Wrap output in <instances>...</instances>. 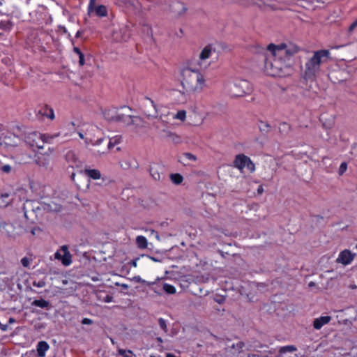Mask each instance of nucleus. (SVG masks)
<instances>
[{"label": "nucleus", "instance_id": "obj_38", "mask_svg": "<svg viewBox=\"0 0 357 357\" xmlns=\"http://www.w3.org/2000/svg\"><path fill=\"white\" fill-rule=\"evenodd\" d=\"M296 351V348L293 345H289V346H284L280 349V352L282 354L286 353V352H294Z\"/></svg>", "mask_w": 357, "mask_h": 357}, {"label": "nucleus", "instance_id": "obj_27", "mask_svg": "<svg viewBox=\"0 0 357 357\" xmlns=\"http://www.w3.org/2000/svg\"><path fill=\"white\" fill-rule=\"evenodd\" d=\"M136 243L138 248L141 249H145L147 248V240L143 236H138L136 238Z\"/></svg>", "mask_w": 357, "mask_h": 357}, {"label": "nucleus", "instance_id": "obj_49", "mask_svg": "<svg viewBox=\"0 0 357 357\" xmlns=\"http://www.w3.org/2000/svg\"><path fill=\"white\" fill-rule=\"evenodd\" d=\"M356 26H357V20L350 25V26L349 28V31L350 33L352 32Z\"/></svg>", "mask_w": 357, "mask_h": 357}, {"label": "nucleus", "instance_id": "obj_23", "mask_svg": "<svg viewBox=\"0 0 357 357\" xmlns=\"http://www.w3.org/2000/svg\"><path fill=\"white\" fill-rule=\"evenodd\" d=\"M78 135L81 139H84L85 144L86 145L91 144L93 146H96L100 144L103 141V138H99L97 140L94 141L91 137H84V134L80 132H78Z\"/></svg>", "mask_w": 357, "mask_h": 357}, {"label": "nucleus", "instance_id": "obj_15", "mask_svg": "<svg viewBox=\"0 0 357 357\" xmlns=\"http://www.w3.org/2000/svg\"><path fill=\"white\" fill-rule=\"evenodd\" d=\"M355 256L356 254L352 253L350 250H344L339 254L337 261L344 265H348L351 263Z\"/></svg>", "mask_w": 357, "mask_h": 357}, {"label": "nucleus", "instance_id": "obj_6", "mask_svg": "<svg viewBox=\"0 0 357 357\" xmlns=\"http://www.w3.org/2000/svg\"><path fill=\"white\" fill-rule=\"evenodd\" d=\"M20 139L16 135L6 130H1L0 131V146L5 148L17 146Z\"/></svg>", "mask_w": 357, "mask_h": 357}, {"label": "nucleus", "instance_id": "obj_16", "mask_svg": "<svg viewBox=\"0 0 357 357\" xmlns=\"http://www.w3.org/2000/svg\"><path fill=\"white\" fill-rule=\"evenodd\" d=\"M331 320L330 316H321L313 321V327L316 330H320L324 325L328 324Z\"/></svg>", "mask_w": 357, "mask_h": 357}, {"label": "nucleus", "instance_id": "obj_61", "mask_svg": "<svg viewBox=\"0 0 357 357\" xmlns=\"http://www.w3.org/2000/svg\"><path fill=\"white\" fill-rule=\"evenodd\" d=\"M263 191V188L262 187H260L259 189H258V192H261Z\"/></svg>", "mask_w": 357, "mask_h": 357}, {"label": "nucleus", "instance_id": "obj_59", "mask_svg": "<svg viewBox=\"0 0 357 357\" xmlns=\"http://www.w3.org/2000/svg\"><path fill=\"white\" fill-rule=\"evenodd\" d=\"M68 76H69L70 79H71L73 82H75L77 84V80L74 79L73 76L70 74H69Z\"/></svg>", "mask_w": 357, "mask_h": 357}, {"label": "nucleus", "instance_id": "obj_4", "mask_svg": "<svg viewBox=\"0 0 357 357\" xmlns=\"http://www.w3.org/2000/svg\"><path fill=\"white\" fill-rule=\"evenodd\" d=\"M229 86V93L231 97H242L252 91V84L245 79H237Z\"/></svg>", "mask_w": 357, "mask_h": 357}, {"label": "nucleus", "instance_id": "obj_63", "mask_svg": "<svg viewBox=\"0 0 357 357\" xmlns=\"http://www.w3.org/2000/svg\"><path fill=\"white\" fill-rule=\"evenodd\" d=\"M125 357H130V356L128 355V354H126L124 355Z\"/></svg>", "mask_w": 357, "mask_h": 357}, {"label": "nucleus", "instance_id": "obj_45", "mask_svg": "<svg viewBox=\"0 0 357 357\" xmlns=\"http://www.w3.org/2000/svg\"><path fill=\"white\" fill-rule=\"evenodd\" d=\"M21 263H22L23 266L28 267L29 264H30V260L27 257H23L21 259Z\"/></svg>", "mask_w": 357, "mask_h": 357}, {"label": "nucleus", "instance_id": "obj_33", "mask_svg": "<svg viewBox=\"0 0 357 357\" xmlns=\"http://www.w3.org/2000/svg\"><path fill=\"white\" fill-rule=\"evenodd\" d=\"M9 197L8 193L2 194L0 196V207H6L8 204L9 201L6 200Z\"/></svg>", "mask_w": 357, "mask_h": 357}, {"label": "nucleus", "instance_id": "obj_32", "mask_svg": "<svg viewBox=\"0 0 357 357\" xmlns=\"http://www.w3.org/2000/svg\"><path fill=\"white\" fill-rule=\"evenodd\" d=\"M162 289L168 294H174L176 293V288L169 284L163 283Z\"/></svg>", "mask_w": 357, "mask_h": 357}, {"label": "nucleus", "instance_id": "obj_35", "mask_svg": "<svg viewBox=\"0 0 357 357\" xmlns=\"http://www.w3.org/2000/svg\"><path fill=\"white\" fill-rule=\"evenodd\" d=\"M121 141V136H115L110 139L109 142L108 144V149H111L112 147L114 146L116 144H118Z\"/></svg>", "mask_w": 357, "mask_h": 357}, {"label": "nucleus", "instance_id": "obj_40", "mask_svg": "<svg viewBox=\"0 0 357 357\" xmlns=\"http://www.w3.org/2000/svg\"><path fill=\"white\" fill-rule=\"evenodd\" d=\"M13 169V167L10 165H8V164H2L1 166L0 167V170L3 172V173H6V174H9L11 172Z\"/></svg>", "mask_w": 357, "mask_h": 357}, {"label": "nucleus", "instance_id": "obj_52", "mask_svg": "<svg viewBox=\"0 0 357 357\" xmlns=\"http://www.w3.org/2000/svg\"><path fill=\"white\" fill-rule=\"evenodd\" d=\"M7 328H8L7 324H0V329L2 331H6L7 330Z\"/></svg>", "mask_w": 357, "mask_h": 357}, {"label": "nucleus", "instance_id": "obj_30", "mask_svg": "<svg viewBox=\"0 0 357 357\" xmlns=\"http://www.w3.org/2000/svg\"><path fill=\"white\" fill-rule=\"evenodd\" d=\"M169 133V139L171 142H172L174 144H180L182 142L181 137L178 135H177L175 132H168Z\"/></svg>", "mask_w": 357, "mask_h": 357}, {"label": "nucleus", "instance_id": "obj_2", "mask_svg": "<svg viewBox=\"0 0 357 357\" xmlns=\"http://www.w3.org/2000/svg\"><path fill=\"white\" fill-rule=\"evenodd\" d=\"M266 50L275 60L285 61L297 54L300 47L293 43L288 42L278 45L270 43Z\"/></svg>", "mask_w": 357, "mask_h": 357}, {"label": "nucleus", "instance_id": "obj_13", "mask_svg": "<svg viewBox=\"0 0 357 357\" xmlns=\"http://www.w3.org/2000/svg\"><path fill=\"white\" fill-rule=\"evenodd\" d=\"M96 0H90L88 6L89 13L94 11L98 17H103L107 15V8L104 5L96 6Z\"/></svg>", "mask_w": 357, "mask_h": 357}, {"label": "nucleus", "instance_id": "obj_50", "mask_svg": "<svg viewBox=\"0 0 357 357\" xmlns=\"http://www.w3.org/2000/svg\"><path fill=\"white\" fill-rule=\"evenodd\" d=\"M21 357H36L35 354L31 352H26V354H23Z\"/></svg>", "mask_w": 357, "mask_h": 357}, {"label": "nucleus", "instance_id": "obj_64", "mask_svg": "<svg viewBox=\"0 0 357 357\" xmlns=\"http://www.w3.org/2000/svg\"><path fill=\"white\" fill-rule=\"evenodd\" d=\"M125 357H130V356L128 355V354H126L124 355Z\"/></svg>", "mask_w": 357, "mask_h": 357}, {"label": "nucleus", "instance_id": "obj_17", "mask_svg": "<svg viewBox=\"0 0 357 357\" xmlns=\"http://www.w3.org/2000/svg\"><path fill=\"white\" fill-rule=\"evenodd\" d=\"M264 73L273 78H281L285 76L282 68H264Z\"/></svg>", "mask_w": 357, "mask_h": 357}, {"label": "nucleus", "instance_id": "obj_44", "mask_svg": "<svg viewBox=\"0 0 357 357\" xmlns=\"http://www.w3.org/2000/svg\"><path fill=\"white\" fill-rule=\"evenodd\" d=\"M183 156L189 160L195 161L197 160V157L190 153H185Z\"/></svg>", "mask_w": 357, "mask_h": 357}, {"label": "nucleus", "instance_id": "obj_56", "mask_svg": "<svg viewBox=\"0 0 357 357\" xmlns=\"http://www.w3.org/2000/svg\"><path fill=\"white\" fill-rule=\"evenodd\" d=\"M166 357H176V356L172 354L169 353V354H167Z\"/></svg>", "mask_w": 357, "mask_h": 357}, {"label": "nucleus", "instance_id": "obj_20", "mask_svg": "<svg viewBox=\"0 0 357 357\" xmlns=\"http://www.w3.org/2000/svg\"><path fill=\"white\" fill-rule=\"evenodd\" d=\"M345 73L344 68H334L328 75L329 78L333 82H340L344 81L347 79V77H341L340 79H338L337 76L338 75H342V73Z\"/></svg>", "mask_w": 357, "mask_h": 357}, {"label": "nucleus", "instance_id": "obj_34", "mask_svg": "<svg viewBox=\"0 0 357 357\" xmlns=\"http://www.w3.org/2000/svg\"><path fill=\"white\" fill-rule=\"evenodd\" d=\"M170 178L172 181L175 184H180L183 181V176L179 174H172Z\"/></svg>", "mask_w": 357, "mask_h": 357}, {"label": "nucleus", "instance_id": "obj_53", "mask_svg": "<svg viewBox=\"0 0 357 357\" xmlns=\"http://www.w3.org/2000/svg\"><path fill=\"white\" fill-rule=\"evenodd\" d=\"M1 79V81H2L5 84H6V85H8V84H10V80H8V79H7L6 77H2Z\"/></svg>", "mask_w": 357, "mask_h": 357}, {"label": "nucleus", "instance_id": "obj_47", "mask_svg": "<svg viewBox=\"0 0 357 357\" xmlns=\"http://www.w3.org/2000/svg\"><path fill=\"white\" fill-rule=\"evenodd\" d=\"M92 323H93V321L89 318H84L82 320V324H84V325H89V324H91Z\"/></svg>", "mask_w": 357, "mask_h": 357}, {"label": "nucleus", "instance_id": "obj_24", "mask_svg": "<svg viewBox=\"0 0 357 357\" xmlns=\"http://www.w3.org/2000/svg\"><path fill=\"white\" fill-rule=\"evenodd\" d=\"M36 162L40 167H47L50 164V157L45 155H41L36 159Z\"/></svg>", "mask_w": 357, "mask_h": 357}, {"label": "nucleus", "instance_id": "obj_9", "mask_svg": "<svg viewBox=\"0 0 357 357\" xmlns=\"http://www.w3.org/2000/svg\"><path fill=\"white\" fill-rule=\"evenodd\" d=\"M234 167L238 168L239 170H243L246 167L250 172H253L255 169L254 163L251 161L250 158L244 154L237 155L234 161Z\"/></svg>", "mask_w": 357, "mask_h": 357}, {"label": "nucleus", "instance_id": "obj_26", "mask_svg": "<svg viewBox=\"0 0 357 357\" xmlns=\"http://www.w3.org/2000/svg\"><path fill=\"white\" fill-rule=\"evenodd\" d=\"M316 69L317 68H306L303 78L307 81L313 80L315 77Z\"/></svg>", "mask_w": 357, "mask_h": 357}, {"label": "nucleus", "instance_id": "obj_11", "mask_svg": "<svg viewBox=\"0 0 357 357\" xmlns=\"http://www.w3.org/2000/svg\"><path fill=\"white\" fill-rule=\"evenodd\" d=\"M131 109L129 107H122L118 109L116 122L129 125L132 123L133 116L130 114Z\"/></svg>", "mask_w": 357, "mask_h": 357}, {"label": "nucleus", "instance_id": "obj_28", "mask_svg": "<svg viewBox=\"0 0 357 357\" xmlns=\"http://www.w3.org/2000/svg\"><path fill=\"white\" fill-rule=\"evenodd\" d=\"M172 117L174 119L179 120L183 122L186 119V111L183 109L178 110L175 114L173 115Z\"/></svg>", "mask_w": 357, "mask_h": 357}, {"label": "nucleus", "instance_id": "obj_22", "mask_svg": "<svg viewBox=\"0 0 357 357\" xmlns=\"http://www.w3.org/2000/svg\"><path fill=\"white\" fill-rule=\"evenodd\" d=\"M84 174L89 178L93 179V180H98L101 178L100 172L96 169L86 168L84 170Z\"/></svg>", "mask_w": 357, "mask_h": 357}, {"label": "nucleus", "instance_id": "obj_18", "mask_svg": "<svg viewBox=\"0 0 357 357\" xmlns=\"http://www.w3.org/2000/svg\"><path fill=\"white\" fill-rule=\"evenodd\" d=\"M13 230V226L3 220L0 219V233L6 236H11Z\"/></svg>", "mask_w": 357, "mask_h": 357}, {"label": "nucleus", "instance_id": "obj_5", "mask_svg": "<svg viewBox=\"0 0 357 357\" xmlns=\"http://www.w3.org/2000/svg\"><path fill=\"white\" fill-rule=\"evenodd\" d=\"M144 114L149 118V119H158L159 121H161L162 125L165 126L166 122L162 119V115L158 116V109L156 107V105L152 100L148 97H146L144 98V109H143Z\"/></svg>", "mask_w": 357, "mask_h": 357}, {"label": "nucleus", "instance_id": "obj_48", "mask_svg": "<svg viewBox=\"0 0 357 357\" xmlns=\"http://www.w3.org/2000/svg\"><path fill=\"white\" fill-rule=\"evenodd\" d=\"M103 301L105 303H110L113 301V297L110 295H107L104 298Z\"/></svg>", "mask_w": 357, "mask_h": 357}, {"label": "nucleus", "instance_id": "obj_57", "mask_svg": "<svg viewBox=\"0 0 357 357\" xmlns=\"http://www.w3.org/2000/svg\"><path fill=\"white\" fill-rule=\"evenodd\" d=\"M156 340L158 342H160L162 343L163 342L162 339L160 337H158L156 338Z\"/></svg>", "mask_w": 357, "mask_h": 357}, {"label": "nucleus", "instance_id": "obj_21", "mask_svg": "<svg viewBox=\"0 0 357 357\" xmlns=\"http://www.w3.org/2000/svg\"><path fill=\"white\" fill-rule=\"evenodd\" d=\"M50 346L45 341H40L36 346L37 354L39 357H45Z\"/></svg>", "mask_w": 357, "mask_h": 357}, {"label": "nucleus", "instance_id": "obj_43", "mask_svg": "<svg viewBox=\"0 0 357 357\" xmlns=\"http://www.w3.org/2000/svg\"><path fill=\"white\" fill-rule=\"evenodd\" d=\"M150 174L155 181H158L160 179V174L157 171H154L153 168L152 167L150 168Z\"/></svg>", "mask_w": 357, "mask_h": 357}, {"label": "nucleus", "instance_id": "obj_31", "mask_svg": "<svg viewBox=\"0 0 357 357\" xmlns=\"http://www.w3.org/2000/svg\"><path fill=\"white\" fill-rule=\"evenodd\" d=\"M12 28V24L8 20H1L0 22V29L5 31H10Z\"/></svg>", "mask_w": 357, "mask_h": 357}, {"label": "nucleus", "instance_id": "obj_62", "mask_svg": "<svg viewBox=\"0 0 357 357\" xmlns=\"http://www.w3.org/2000/svg\"><path fill=\"white\" fill-rule=\"evenodd\" d=\"M6 69L8 70V71L10 73L13 74V72H12L11 69H9V68H6Z\"/></svg>", "mask_w": 357, "mask_h": 357}, {"label": "nucleus", "instance_id": "obj_46", "mask_svg": "<svg viewBox=\"0 0 357 357\" xmlns=\"http://www.w3.org/2000/svg\"><path fill=\"white\" fill-rule=\"evenodd\" d=\"M176 6L178 8H181V11L178 13L179 15L182 14V13H184L186 10V8L184 6V5L181 3H177L176 4Z\"/></svg>", "mask_w": 357, "mask_h": 357}, {"label": "nucleus", "instance_id": "obj_19", "mask_svg": "<svg viewBox=\"0 0 357 357\" xmlns=\"http://www.w3.org/2000/svg\"><path fill=\"white\" fill-rule=\"evenodd\" d=\"M118 109L115 107L105 109L102 112L104 118L108 121L116 122Z\"/></svg>", "mask_w": 357, "mask_h": 357}, {"label": "nucleus", "instance_id": "obj_58", "mask_svg": "<svg viewBox=\"0 0 357 357\" xmlns=\"http://www.w3.org/2000/svg\"><path fill=\"white\" fill-rule=\"evenodd\" d=\"M152 233L155 234V237L159 239V235L158 232H155L154 230H152Z\"/></svg>", "mask_w": 357, "mask_h": 357}, {"label": "nucleus", "instance_id": "obj_37", "mask_svg": "<svg viewBox=\"0 0 357 357\" xmlns=\"http://www.w3.org/2000/svg\"><path fill=\"white\" fill-rule=\"evenodd\" d=\"M126 163H127L128 167H129V168L136 169L138 167V164H137V162L136 161V160L131 157L128 158L127 159Z\"/></svg>", "mask_w": 357, "mask_h": 357}, {"label": "nucleus", "instance_id": "obj_8", "mask_svg": "<svg viewBox=\"0 0 357 357\" xmlns=\"http://www.w3.org/2000/svg\"><path fill=\"white\" fill-rule=\"evenodd\" d=\"M215 53V49L212 45H206L200 52L198 59H193L190 61L189 66H199L204 65L205 61L210 58V56Z\"/></svg>", "mask_w": 357, "mask_h": 357}, {"label": "nucleus", "instance_id": "obj_54", "mask_svg": "<svg viewBox=\"0 0 357 357\" xmlns=\"http://www.w3.org/2000/svg\"><path fill=\"white\" fill-rule=\"evenodd\" d=\"M15 319L13 317H10L8 319V324H12L15 323Z\"/></svg>", "mask_w": 357, "mask_h": 357}, {"label": "nucleus", "instance_id": "obj_60", "mask_svg": "<svg viewBox=\"0 0 357 357\" xmlns=\"http://www.w3.org/2000/svg\"><path fill=\"white\" fill-rule=\"evenodd\" d=\"M98 128L97 127H93V126L91 127V130L92 131L98 130Z\"/></svg>", "mask_w": 357, "mask_h": 357}, {"label": "nucleus", "instance_id": "obj_10", "mask_svg": "<svg viewBox=\"0 0 357 357\" xmlns=\"http://www.w3.org/2000/svg\"><path fill=\"white\" fill-rule=\"evenodd\" d=\"M54 258L61 261L64 266H69L72 262V256L67 245L61 246L60 250L55 252Z\"/></svg>", "mask_w": 357, "mask_h": 357}, {"label": "nucleus", "instance_id": "obj_25", "mask_svg": "<svg viewBox=\"0 0 357 357\" xmlns=\"http://www.w3.org/2000/svg\"><path fill=\"white\" fill-rule=\"evenodd\" d=\"M31 305L33 306L39 307L46 309V310H49L50 308V302L43 298H40L38 300H34L32 302Z\"/></svg>", "mask_w": 357, "mask_h": 357}, {"label": "nucleus", "instance_id": "obj_55", "mask_svg": "<svg viewBox=\"0 0 357 357\" xmlns=\"http://www.w3.org/2000/svg\"><path fill=\"white\" fill-rule=\"evenodd\" d=\"M308 286L310 287H314V286H315V283L314 282H309Z\"/></svg>", "mask_w": 357, "mask_h": 357}, {"label": "nucleus", "instance_id": "obj_12", "mask_svg": "<svg viewBox=\"0 0 357 357\" xmlns=\"http://www.w3.org/2000/svg\"><path fill=\"white\" fill-rule=\"evenodd\" d=\"M65 160L70 167L73 169L81 168L82 167V161L79 158L77 154L73 150H69L65 155Z\"/></svg>", "mask_w": 357, "mask_h": 357}, {"label": "nucleus", "instance_id": "obj_51", "mask_svg": "<svg viewBox=\"0 0 357 357\" xmlns=\"http://www.w3.org/2000/svg\"><path fill=\"white\" fill-rule=\"evenodd\" d=\"M162 132L164 133V136L168 138L169 137V133L168 132H172L171 130H169V129L164 128L162 130Z\"/></svg>", "mask_w": 357, "mask_h": 357}, {"label": "nucleus", "instance_id": "obj_39", "mask_svg": "<svg viewBox=\"0 0 357 357\" xmlns=\"http://www.w3.org/2000/svg\"><path fill=\"white\" fill-rule=\"evenodd\" d=\"M32 284L33 287H38V288H42L44 287L46 285V282L44 279L39 280H33L32 282Z\"/></svg>", "mask_w": 357, "mask_h": 357}, {"label": "nucleus", "instance_id": "obj_3", "mask_svg": "<svg viewBox=\"0 0 357 357\" xmlns=\"http://www.w3.org/2000/svg\"><path fill=\"white\" fill-rule=\"evenodd\" d=\"M54 136L47 134H42L38 132H29L25 135L24 141L26 144L32 147L42 149L45 143H51Z\"/></svg>", "mask_w": 357, "mask_h": 357}, {"label": "nucleus", "instance_id": "obj_36", "mask_svg": "<svg viewBox=\"0 0 357 357\" xmlns=\"http://www.w3.org/2000/svg\"><path fill=\"white\" fill-rule=\"evenodd\" d=\"M74 52L79 56V65L80 66H84L85 64L84 54L82 53V52L77 47H75L74 48Z\"/></svg>", "mask_w": 357, "mask_h": 357}, {"label": "nucleus", "instance_id": "obj_29", "mask_svg": "<svg viewBox=\"0 0 357 357\" xmlns=\"http://www.w3.org/2000/svg\"><path fill=\"white\" fill-rule=\"evenodd\" d=\"M259 130L263 133H268L270 131V125L265 121H259L258 125Z\"/></svg>", "mask_w": 357, "mask_h": 357}, {"label": "nucleus", "instance_id": "obj_7", "mask_svg": "<svg viewBox=\"0 0 357 357\" xmlns=\"http://www.w3.org/2000/svg\"><path fill=\"white\" fill-rule=\"evenodd\" d=\"M329 50H322L314 53L313 56L306 63V67H316L325 63L330 57Z\"/></svg>", "mask_w": 357, "mask_h": 357}, {"label": "nucleus", "instance_id": "obj_14", "mask_svg": "<svg viewBox=\"0 0 357 357\" xmlns=\"http://www.w3.org/2000/svg\"><path fill=\"white\" fill-rule=\"evenodd\" d=\"M38 114L53 121L55 119L54 112L52 107L48 105H40L36 110Z\"/></svg>", "mask_w": 357, "mask_h": 357}, {"label": "nucleus", "instance_id": "obj_42", "mask_svg": "<svg viewBox=\"0 0 357 357\" xmlns=\"http://www.w3.org/2000/svg\"><path fill=\"white\" fill-rule=\"evenodd\" d=\"M347 169V164L346 162H342L339 169H338V174L340 176H342Z\"/></svg>", "mask_w": 357, "mask_h": 357}, {"label": "nucleus", "instance_id": "obj_41", "mask_svg": "<svg viewBox=\"0 0 357 357\" xmlns=\"http://www.w3.org/2000/svg\"><path fill=\"white\" fill-rule=\"evenodd\" d=\"M158 324H159V326L160 327V328L165 332V333H167L168 329H167V323H166V321L163 319V318H160L158 319Z\"/></svg>", "mask_w": 357, "mask_h": 357}, {"label": "nucleus", "instance_id": "obj_1", "mask_svg": "<svg viewBox=\"0 0 357 357\" xmlns=\"http://www.w3.org/2000/svg\"><path fill=\"white\" fill-rule=\"evenodd\" d=\"M181 84L189 91H202L206 85L204 75L199 68H183Z\"/></svg>", "mask_w": 357, "mask_h": 357}]
</instances>
